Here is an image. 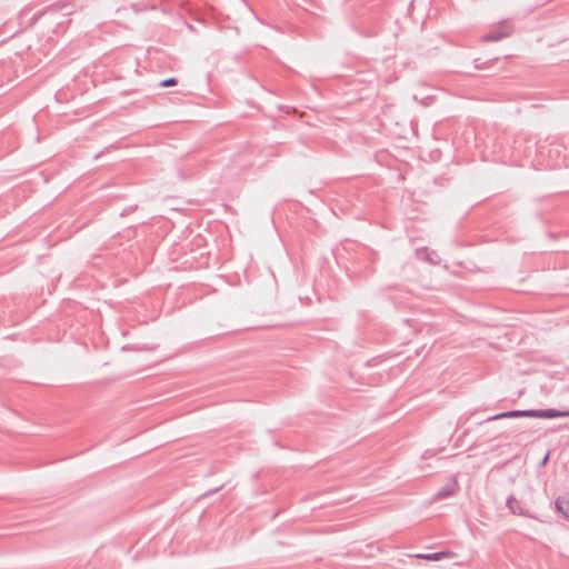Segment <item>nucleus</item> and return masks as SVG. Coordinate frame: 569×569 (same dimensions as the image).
Masks as SVG:
<instances>
[{
    "label": "nucleus",
    "instance_id": "obj_1",
    "mask_svg": "<svg viewBox=\"0 0 569 569\" xmlns=\"http://www.w3.org/2000/svg\"><path fill=\"white\" fill-rule=\"evenodd\" d=\"M569 417V410H558V409H528V410H511L501 413H497L495 416L488 417L485 421H493L503 418H542V419H553V418H565Z\"/></svg>",
    "mask_w": 569,
    "mask_h": 569
},
{
    "label": "nucleus",
    "instance_id": "obj_2",
    "mask_svg": "<svg viewBox=\"0 0 569 569\" xmlns=\"http://www.w3.org/2000/svg\"><path fill=\"white\" fill-rule=\"evenodd\" d=\"M513 22L511 20H502L495 24L491 30L482 36V41H499L509 37L513 31Z\"/></svg>",
    "mask_w": 569,
    "mask_h": 569
},
{
    "label": "nucleus",
    "instance_id": "obj_3",
    "mask_svg": "<svg viewBox=\"0 0 569 569\" xmlns=\"http://www.w3.org/2000/svg\"><path fill=\"white\" fill-rule=\"evenodd\" d=\"M506 507L512 515L535 518L527 509L521 506L520 501L513 495L507 498Z\"/></svg>",
    "mask_w": 569,
    "mask_h": 569
},
{
    "label": "nucleus",
    "instance_id": "obj_4",
    "mask_svg": "<svg viewBox=\"0 0 569 569\" xmlns=\"http://www.w3.org/2000/svg\"><path fill=\"white\" fill-rule=\"evenodd\" d=\"M418 254L432 264H439L441 261L439 254L435 250H429L428 248L418 250Z\"/></svg>",
    "mask_w": 569,
    "mask_h": 569
},
{
    "label": "nucleus",
    "instance_id": "obj_5",
    "mask_svg": "<svg viewBox=\"0 0 569 569\" xmlns=\"http://www.w3.org/2000/svg\"><path fill=\"white\" fill-rule=\"evenodd\" d=\"M451 556H452V553L449 551H439V552H433V553H420V555H417L416 557L420 558V559L428 560V561H439L443 558L451 557Z\"/></svg>",
    "mask_w": 569,
    "mask_h": 569
},
{
    "label": "nucleus",
    "instance_id": "obj_6",
    "mask_svg": "<svg viewBox=\"0 0 569 569\" xmlns=\"http://www.w3.org/2000/svg\"><path fill=\"white\" fill-rule=\"evenodd\" d=\"M456 487H457V483L452 482V483H449V485L440 488L437 491V493L435 495V498L437 500H439V499H443V498H448V497L452 496L456 490Z\"/></svg>",
    "mask_w": 569,
    "mask_h": 569
},
{
    "label": "nucleus",
    "instance_id": "obj_7",
    "mask_svg": "<svg viewBox=\"0 0 569 569\" xmlns=\"http://www.w3.org/2000/svg\"><path fill=\"white\" fill-rule=\"evenodd\" d=\"M556 510L569 520V503L560 498L555 502Z\"/></svg>",
    "mask_w": 569,
    "mask_h": 569
},
{
    "label": "nucleus",
    "instance_id": "obj_8",
    "mask_svg": "<svg viewBox=\"0 0 569 569\" xmlns=\"http://www.w3.org/2000/svg\"><path fill=\"white\" fill-rule=\"evenodd\" d=\"M177 83H178V80L176 78H168V79L161 81L159 86L161 88H167V87L176 86Z\"/></svg>",
    "mask_w": 569,
    "mask_h": 569
},
{
    "label": "nucleus",
    "instance_id": "obj_9",
    "mask_svg": "<svg viewBox=\"0 0 569 569\" xmlns=\"http://www.w3.org/2000/svg\"><path fill=\"white\" fill-rule=\"evenodd\" d=\"M548 458H549V453H547V455L545 456V458H542V465H545V463L548 461Z\"/></svg>",
    "mask_w": 569,
    "mask_h": 569
}]
</instances>
